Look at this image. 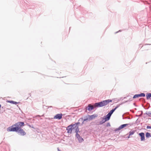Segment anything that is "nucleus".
<instances>
[{
  "label": "nucleus",
  "instance_id": "22",
  "mask_svg": "<svg viewBox=\"0 0 151 151\" xmlns=\"http://www.w3.org/2000/svg\"><path fill=\"white\" fill-rule=\"evenodd\" d=\"M145 114L148 115L149 116L151 117V112H150V111L146 112Z\"/></svg>",
  "mask_w": 151,
  "mask_h": 151
},
{
  "label": "nucleus",
  "instance_id": "32",
  "mask_svg": "<svg viewBox=\"0 0 151 151\" xmlns=\"http://www.w3.org/2000/svg\"><path fill=\"white\" fill-rule=\"evenodd\" d=\"M28 125L29 127H32V128H34V127L33 126H32L31 125ZM32 126H33L32 125Z\"/></svg>",
  "mask_w": 151,
  "mask_h": 151
},
{
  "label": "nucleus",
  "instance_id": "20",
  "mask_svg": "<svg viewBox=\"0 0 151 151\" xmlns=\"http://www.w3.org/2000/svg\"><path fill=\"white\" fill-rule=\"evenodd\" d=\"M72 125V126H73L72 127V129H75L78 126H77V125H76L75 124H71Z\"/></svg>",
  "mask_w": 151,
  "mask_h": 151
},
{
  "label": "nucleus",
  "instance_id": "30",
  "mask_svg": "<svg viewBox=\"0 0 151 151\" xmlns=\"http://www.w3.org/2000/svg\"><path fill=\"white\" fill-rule=\"evenodd\" d=\"M80 122H78L76 123L75 124H76V125H77V126H78V125L80 123Z\"/></svg>",
  "mask_w": 151,
  "mask_h": 151
},
{
  "label": "nucleus",
  "instance_id": "7",
  "mask_svg": "<svg viewBox=\"0 0 151 151\" xmlns=\"http://www.w3.org/2000/svg\"><path fill=\"white\" fill-rule=\"evenodd\" d=\"M72 124L68 126L66 128V130L67 131V132L68 133H71L72 129Z\"/></svg>",
  "mask_w": 151,
  "mask_h": 151
},
{
  "label": "nucleus",
  "instance_id": "23",
  "mask_svg": "<svg viewBox=\"0 0 151 151\" xmlns=\"http://www.w3.org/2000/svg\"><path fill=\"white\" fill-rule=\"evenodd\" d=\"M114 111H113V110H111L108 113L111 116Z\"/></svg>",
  "mask_w": 151,
  "mask_h": 151
},
{
  "label": "nucleus",
  "instance_id": "13",
  "mask_svg": "<svg viewBox=\"0 0 151 151\" xmlns=\"http://www.w3.org/2000/svg\"><path fill=\"white\" fill-rule=\"evenodd\" d=\"M88 116L89 117V120H92L96 117H97V115L96 114H93L91 115H88Z\"/></svg>",
  "mask_w": 151,
  "mask_h": 151
},
{
  "label": "nucleus",
  "instance_id": "34",
  "mask_svg": "<svg viewBox=\"0 0 151 151\" xmlns=\"http://www.w3.org/2000/svg\"><path fill=\"white\" fill-rule=\"evenodd\" d=\"M145 45H151V44H145Z\"/></svg>",
  "mask_w": 151,
  "mask_h": 151
},
{
  "label": "nucleus",
  "instance_id": "8",
  "mask_svg": "<svg viewBox=\"0 0 151 151\" xmlns=\"http://www.w3.org/2000/svg\"><path fill=\"white\" fill-rule=\"evenodd\" d=\"M63 114H56L54 117V119H60L62 118Z\"/></svg>",
  "mask_w": 151,
  "mask_h": 151
},
{
  "label": "nucleus",
  "instance_id": "26",
  "mask_svg": "<svg viewBox=\"0 0 151 151\" xmlns=\"http://www.w3.org/2000/svg\"><path fill=\"white\" fill-rule=\"evenodd\" d=\"M119 105H117L116 107H115L114 109H112V110H113V111H114L119 107Z\"/></svg>",
  "mask_w": 151,
  "mask_h": 151
},
{
  "label": "nucleus",
  "instance_id": "28",
  "mask_svg": "<svg viewBox=\"0 0 151 151\" xmlns=\"http://www.w3.org/2000/svg\"><path fill=\"white\" fill-rule=\"evenodd\" d=\"M146 128L147 129H151V126H147L146 127Z\"/></svg>",
  "mask_w": 151,
  "mask_h": 151
},
{
  "label": "nucleus",
  "instance_id": "40",
  "mask_svg": "<svg viewBox=\"0 0 151 151\" xmlns=\"http://www.w3.org/2000/svg\"><path fill=\"white\" fill-rule=\"evenodd\" d=\"M141 116V115H140L139 116Z\"/></svg>",
  "mask_w": 151,
  "mask_h": 151
},
{
  "label": "nucleus",
  "instance_id": "14",
  "mask_svg": "<svg viewBox=\"0 0 151 151\" xmlns=\"http://www.w3.org/2000/svg\"><path fill=\"white\" fill-rule=\"evenodd\" d=\"M103 119L99 123V124H98V125H101L103 124V123H104V122H105L106 121L105 119H104V117H103L102 118Z\"/></svg>",
  "mask_w": 151,
  "mask_h": 151
},
{
  "label": "nucleus",
  "instance_id": "21",
  "mask_svg": "<svg viewBox=\"0 0 151 151\" xmlns=\"http://www.w3.org/2000/svg\"><path fill=\"white\" fill-rule=\"evenodd\" d=\"M135 133V131H130L129 132V134H130V135H132L133 134Z\"/></svg>",
  "mask_w": 151,
  "mask_h": 151
},
{
  "label": "nucleus",
  "instance_id": "16",
  "mask_svg": "<svg viewBox=\"0 0 151 151\" xmlns=\"http://www.w3.org/2000/svg\"><path fill=\"white\" fill-rule=\"evenodd\" d=\"M146 137L147 138H149L151 137L150 134L149 132H147L145 134Z\"/></svg>",
  "mask_w": 151,
  "mask_h": 151
},
{
  "label": "nucleus",
  "instance_id": "19",
  "mask_svg": "<svg viewBox=\"0 0 151 151\" xmlns=\"http://www.w3.org/2000/svg\"><path fill=\"white\" fill-rule=\"evenodd\" d=\"M75 129V132L76 133V135H77V134L78 133V132H79V129L78 126L76 127Z\"/></svg>",
  "mask_w": 151,
  "mask_h": 151
},
{
  "label": "nucleus",
  "instance_id": "1",
  "mask_svg": "<svg viewBox=\"0 0 151 151\" xmlns=\"http://www.w3.org/2000/svg\"><path fill=\"white\" fill-rule=\"evenodd\" d=\"M24 126V122H19L8 127L7 129V130L8 132H11L12 131H17L18 129H22L21 127Z\"/></svg>",
  "mask_w": 151,
  "mask_h": 151
},
{
  "label": "nucleus",
  "instance_id": "31",
  "mask_svg": "<svg viewBox=\"0 0 151 151\" xmlns=\"http://www.w3.org/2000/svg\"><path fill=\"white\" fill-rule=\"evenodd\" d=\"M126 97H124V98H120V99L119 100H118L119 101L120 100H123L125 98H126Z\"/></svg>",
  "mask_w": 151,
  "mask_h": 151
},
{
  "label": "nucleus",
  "instance_id": "6",
  "mask_svg": "<svg viewBox=\"0 0 151 151\" xmlns=\"http://www.w3.org/2000/svg\"><path fill=\"white\" fill-rule=\"evenodd\" d=\"M76 136L79 142H82L84 141L83 139L80 136L78 133H77V135H76Z\"/></svg>",
  "mask_w": 151,
  "mask_h": 151
},
{
  "label": "nucleus",
  "instance_id": "38",
  "mask_svg": "<svg viewBox=\"0 0 151 151\" xmlns=\"http://www.w3.org/2000/svg\"><path fill=\"white\" fill-rule=\"evenodd\" d=\"M37 116H40L39 115H38Z\"/></svg>",
  "mask_w": 151,
  "mask_h": 151
},
{
  "label": "nucleus",
  "instance_id": "10",
  "mask_svg": "<svg viewBox=\"0 0 151 151\" xmlns=\"http://www.w3.org/2000/svg\"><path fill=\"white\" fill-rule=\"evenodd\" d=\"M95 107L93 106L91 104H89L88 107H86V110H88L89 111H91L93 110Z\"/></svg>",
  "mask_w": 151,
  "mask_h": 151
},
{
  "label": "nucleus",
  "instance_id": "9",
  "mask_svg": "<svg viewBox=\"0 0 151 151\" xmlns=\"http://www.w3.org/2000/svg\"><path fill=\"white\" fill-rule=\"evenodd\" d=\"M139 135L141 137V141H144L145 140V135L143 132H141L139 134Z\"/></svg>",
  "mask_w": 151,
  "mask_h": 151
},
{
  "label": "nucleus",
  "instance_id": "24",
  "mask_svg": "<svg viewBox=\"0 0 151 151\" xmlns=\"http://www.w3.org/2000/svg\"><path fill=\"white\" fill-rule=\"evenodd\" d=\"M132 99H130L128 100L125 101L124 103H127V102H128L131 101H132Z\"/></svg>",
  "mask_w": 151,
  "mask_h": 151
},
{
  "label": "nucleus",
  "instance_id": "5",
  "mask_svg": "<svg viewBox=\"0 0 151 151\" xmlns=\"http://www.w3.org/2000/svg\"><path fill=\"white\" fill-rule=\"evenodd\" d=\"M145 94L144 93H141L139 94H136L134 95L133 98L135 99L137 98H139L141 97H145Z\"/></svg>",
  "mask_w": 151,
  "mask_h": 151
},
{
  "label": "nucleus",
  "instance_id": "4",
  "mask_svg": "<svg viewBox=\"0 0 151 151\" xmlns=\"http://www.w3.org/2000/svg\"><path fill=\"white\" fill-rule=\"evenodd\" d=\"M129 125H131L130 124H123L121 125L118 128H117L114 131L115 132H116L117 131H119L122 129H123L125 128V129H126V128L125 127L127 126H128Z\"/></svg>",
  "mask_w": 151,
  "mask_h": 151
},
{
  "label": "nucleus",
  "instance_id": "2",
  "mask_svg": "<svg viewBox=\"0 0 151 151\" xmlns=\"http://www.w3.org/2000/svg\"><path fill=\"white\" fill-rule=\"evenodd\" d=\"M111 101L112 100L108 99L103 101L99 102L96 103L94 104L93 106L95 108L101 107L106 105L109 102Z\"/></svg>",
  "mask_w": 151,
  "mask_h": 151
},
{
  "label": "nucleus",
  "instance_id": "15",
  "mask_svg": "<svg viewBox=\"0 0 151 151\" xmlns=\"http://www.w3.org/2000/svg\"><path fill=\"white\" fill-rule=\"evenodd\" d=\"M7 102H9V103H10L11 104H18L19 103V102H16V101H8Z\"/></svg>",
  "mask_w": 151,
  "mask_h": 151
},
{
  "label": "nucleus",
  "instance_id": "37",
  "mask_svg": "<svg viewBox=\"0 0 151 151\" xmlns=\"http://www.w3.org/2000/svg\"><path fill=\"white\" fill-rule=\"evenodd\" d=\"M118 32H116L115 33H118Z\"/></svg>",
  "mask_w": 151,
  "mask_h": 151
},
{
  "label": "nucleus",
  "instance_id": "3",
  "mask_svg": "<svg viewBox=\"0 0 151 151\" xmlns=\"http://www.w3.org/2000/svg\"><path fill=\"white\" fill-rule=\"evenodd\" d=\"M11 132H17L21 136H23L26 134V133L22 129H18L17 131H11Z\"/></svg>",
  "mask_w": 151,
  "mask_h": 151
},
{
  "label": "nucleus",
  "instance_id": "35",
  "mask_svg": "<svg viewBox=\"0 0 151 151\" xmlns=\"http://www.w3.org/2000/svg\"><path fill=\"white\" fill-rule=\"evenodd\" d=\"M150 96L151 98V93H150Z\"/></svg>",
  "mask_w": 151,
  "mask_h": 151
},
{
  "label": "nucleus",
  "instance_id": "33",
  "mask_svg": "<svg viewBox=\"0 0 151 151\" xmlns=\"http://www.w3.org/2000/svg\"><path fill=\"white\" fill-rule=\"evenodd\" d=\"M131 135H130V134H129V136L127 137L128 138H129L130 137V136Z\"/></svg>",
  "mask_w": 151,
  "mask_h": 151
},
{
  "label": "nucleus",
  "instance_id": "29",
  "mask_svg": "<svg viewBox=\"0 0 151 151\" xmlns=\"http://www.w3.org/2000/svg\"><path fill=\"white\" fill-rule=\"evenodd\" d=\"M123 119H130V118L129 117H127L125 118H123Z\"/></svg>",
  "mask_w": 151,
  "mask_h": 151
},
{
  "label": "nucleus",
  "instance_id": "36",
  "mask_svg": "<svg viewBox=\"0 0 151 151\" xmlns=\"http://www.w3.org/2000/svg\"><path fill=\"white\" fill-rule=\"evenodd\" d=\"M121 30H119V32H121Z\"/></svg>",
  "mask_w": 151,
  "mask_h": 151
},
{
  "label": "nucleus",
  "instance_id": "27",
  "mask_svg": "<svg viewBox=\"0 0 151 151\" xmlns=\"http://www.w3.org/2000/svg\"><path fill=\"white\" fill-rule=\"evenodd\" d=\"M110 126H111L110 124V123H109V122L106 125V126L107 127H110Z\"/></svg>",
  "mask_w": 151,
  "mask_h": 151
},
{
  "label": "nucleus",
  "instance_id": "18",
  "mask_svg": "<svg viewBox=\"0 0 151 151\" xmlns=\"http://www.w3.org/2000/svg\"><path fill=\"white\" fill-rule=\"evenodd\" d=\"M146 98L147 99H149L151 98L150 93H147L146 95Z\"/></svg>",
  "mask_w": 151,
  "mask_h": 151
},
{
  "label": "nucleus",
  "instance_id": "11",
  "mask_svg": "<svg viewBox=\"0 0 151 151\" xmlns=\"http://www.w3.org/2000/svg\"><path fill=\"white\" fill-rule=\"evenodd\" d=\"M86 118L84 119H83L82 118H80L78 120V121L80 122H82V123L81 124V125H83L84 124V122L85 121H86L88 119V118L86 116Z\"/></svg>",
  "mask_w": 151,
  "mask_h": 151
},
{
  "label": "nucleus",
  "instance_id": "17",
  "mask_svg": "<svg viewBox=\"0 0 151 151\" xmlns=\"http://www.w3.org/2000/svg\"><path fill=\"white\" fill-rule=\"evenodd\" d=\"M146 98L147 99H149L151 98L150 93H147L146 95Z\"/></svg>",
  "mask_w": 151,
  "mask_h": 151
},
{
  "label": "nucleus",
  "instance_id": "12",
  "mask_svg": "<svg viewBox=\"0 0 151 151\" xmlns=\"http://www.w3.org/2000/svg\"><path fill=\"white\" fill-rule=\"evenodd\" d=\"M111 116V115L108 114L106 116H104V119H105L106 121H107L110 119Z\"/></svg>",
  "mask_w": 151,
  "mask_h": 151
},
{
  "label": "nucleus",
  "instance_id": "25",
  "mask_svg": "<svg viewBox=\"0 0 151 151\" xmlns=\"http://www.w3.org/2000/svg\"><path fill=\"white\" fill-rule=\"evenodd\" d=\"M119 105H117L116 107H115L114 109H112V110H113V111H114L119 107Z\"/></svg>",
  "mask_w": 151,
  "mask_h": 151
},
{
  "label": "nucleus",
  "instance_id": "39",
  "mask_svg": "<svg viewBox=\"0 0 151 151\" xmlns=\"http://www.w3.org/2000/svg\"><path fill=\"white\" fill-rule=\"evenodd\" d=\"M1 105L0 104V108L1 107Z\"/></svg>",
  "mask_w": 151,
  "mask_h": 151
}]
</instances>
